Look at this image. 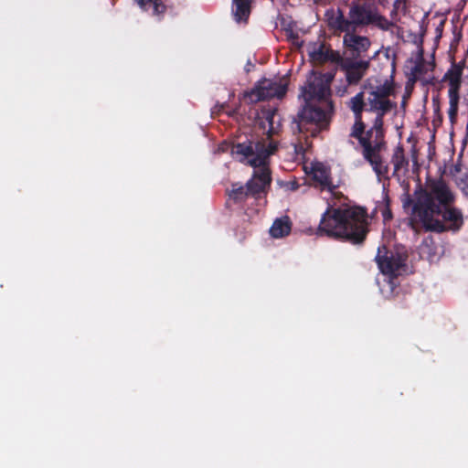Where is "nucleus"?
<instances>
[{"label":"nucleus","mask_w":468,"mask_h":468,"mask_svg":"<svg viewBox=\"0 0 468 468\" xmlns=\"http://www.w3.org/2000/svg\"><path fill=\"white\" fill-rule=\"evenodd\" d=\"M339 65L345 71L347 85H357L370 67V58L354 60L352 58H342Z\"/></svg>","instance_id":"11"},{"label":"nucleus","mask_w":468,"mask_h":468,"mask_svg":"<svg viewBox=\"0 0 468 468\" xmlns=\"http://www.w3.org/2000/svg\"><path fill=\"white\" fill-rule=\"evenodd\" d=\"M421 255H425L428 259L433 258L437 253V244L431 236L423 239L420 245Z\"/></svg>","instance_id":"24"},{"label":"nucleus","mask_w":468,"mask_h":468,"mask_svg":"<svg viewBox=\"0 0 468 468\" xmlns=\"http://www.w3.org/2000/svg\"><path fill=\"white\" fill-rule=\"evenodd\" d=\"M369 152L367 153L365 148H362V154L366 161H367L373 168V171L379 178L388 179L389 166L383 160L380 152L385 148L386 143L384 137H377L372 142H368Z\"/></svg>","instance_id":"9"},{"label":"nucleus","mask_w":468,"mask_h":468,"mask_svg":"<svg viewBox=\"0 0 468 468\" xmlns=\"http://www.w3.org/2000/svg\"><path fill=\"white\" fill-rule=\"evenodd\" d=\"M375 260L383 274L397 277L399 274V270L405 266L407 256L382 246L378 248Z\"/></svg>","instance_id":"8"},{"label":"nucleus","mask_w":468,"mask_h":468,"mask_svg":"<svg viewBox=\"0 0 468 468\" xmlns=\"http://www.w3.org/2000/svg\"><path fill=\"white\" fill-rule=\"evenodd\" d=\"M460 90L449 89L448 97L450 107L448 110V115L451 122H455L458 114V105H459V95Z\"/></svg>","instance_id":"23"},{"label":"nucleus","mask_w":468,"mask_h":468,"mask_svg":"<svg viewBox=\"0 0 468 468\" xmlns=\"http://www.w3.org/2000/svg\"><path fill=\"white\" fill-rule=\"evenodd\" d=\"M422 71V66L420 64H417L415 65L412 69H411V75H412V78L410 79V80L412 82H415L416 80H417V74H420L421 73Z\"/></svg>","instance_id":"31"},{"label":"nucleus","mask_w":468,"mask_h":468,"mask_svg":"<svg viewBox=\"0 0 468 468\" xmlns=\"http://www.w3.org/2000/svg\"><path fill=\"white\" fill-rule=\"evenodd\" d=\"M348 108L354 114V118L362 117L363 112L367 111L365 102V92L360 91L352 97L347 102Z\"/></svg>","instance_id":"22"},{"label":"nucleus","mask_w":468,"mask_h":468,"mask_svg":"<svg viewBox=\"0 0 468 468\" xmlns=\"http://www.w3.org/2000/svg\"><path fill=\"white\" fill-rule=\"evenodd\" d=\"M401 7L402 6L393 4L392 10L390 11V14H389V16H390L389 21H394V27H396L397 22L399 21V12L401 11Z\"/></svg>","instance_id":"29"},{"label":"nucleus","mask_w":468,"mask_h":468,"mask_svg":"<svg viewBox=\"0 0 468 468\" xmlns=\"http://www.w3.org/2000/svg\"><path fill=\"white\" fill-rule=\"evenodd\" d=\"M310 178L313 181V185L321 191L327 190L337 198L342 196V193L336 191L338 186L333 184L330 167L323 163L313 164Z\"/></svg>","instance_id":"12"},{"label":"nucleus","mask_w":468,"mask_h":468,"mask_svg":"<svg viewBox=\"0 0 468 468\" xmlns=\"http://www.w3.org/2000/svg\"><path fill=\"white\" fill-rule=\"evenodd\" d=\"M366 124L363 121V117L355 118V123L352 127L350 136L358 140L362 148H365L367 153L369 152L368 138L363 137L365 133Z\"/></svg>","instance_id":"19"},{"label":"nucleus","mask_w":468,"mask_h":468,"mask_svg":"<svg viewBox=\"0 0 468 468\" xmlns=\"http://www.w3.org/2000/svg\"><path fill=\"white\" fill-rule=\"evenodd\" d=\"M463 69V66L462 64L452 63L451 69L445 73L443 80H448L449 89H461Z\"/></svg>","instance_id":"17"},{"label":"nucleus","mask_w":468,"mask_h":468,"mask_svg":"<svg viewBox=\"0 0 468 468\" xmlns=\"http://www.w3.org/2000/svg\"><path fill=\"white\" fill-rule=\"evenodd\" d=\"M363 137L368 138V142H372L375 139V130L371 127L363 133Z\"/></svg>","instance_id":"32"},{"label":"nucleus","mask_w":468,"mask_h":468,"mask_svg":"<svg viewBox=\"0 0 468 468\" xmlns=\"http://www.w3.org/2000/svg\"><path fill=\"white\" fill-rule=\"evenodd\" d=\"M335 91L338 96H344L347 92V85L337 87Z\"/></svg>","instance_id":"34"},{"label":"nucleus","mask_w":468,"mask_h":468,"mask_svg":"<svg viewBox=\"0 0 468 468\" xmlns=\"http://www.w3.org/2000/svg\"><path fill=\"white\" fill-rule=\"evenodd\" d=\"M227 195L229 201L237 205H243L250 198L246 185L239 182L231 184V188L227 190Z\"/></svg>","instance_id":"15"},{"label":"nucleus","mask_w":468,"mask_h":468,"mask_svg":"<svg viewBox=\"0 0 468 468\" xmlns=\"http://www.w3.org/2000/svg\"><path fill=\"white\" fill-rule=\"evenodd\" d=\"M393 4L394 5H398L399 6H402L401 7V12H403L404 14L406 13V11H407V0H395V2Z\"/></svg>","instance_id":"33"},{"label":"nucleus","mask_w":468,"mask_h":468,"mask_svg":"<svg viewBox=\"0 0 468 468\" xmlns=\"http://www.w3.org/2000/svg\"><path fill=\"white\" fill-rule=\"evenodd\" d=\"M395 70H396V63L395 61L393 60L392 62V74H391V77L393 76V74L395 73Z\"/></svg>","instance_id":"39"},{"label":"nucleus","mask_w":468,"mask_h":468,"mask_svg":"<svg viewBox=\"0 0 468 468\" xmlns=\"http://www.w3.org/2000/svg\"><path fill=\"white\" fill-rule=\"evenodd\" d=\"M287 90L288 80L284 78L279 80L263 79L259 80L253 89L246 92L245 97L249 99L250 102L257 103L272 98L282 99L285 96Z\"/></svg>","instance_id":"7"},{"label":"nucleus","mask_w":468,"mask_h":468,"mask_svg":"<svg viewBox=\"0 0 468 468\" xmlns=\"http://www.w3.org/2000/svg\"><path fill=\"white\" fill-rule=\"evenodd\" d=\"M335 75V70L326 73L312 71L305 84L301 88L300 96L305 102L331 101L330 85Z\"/></svg>","instance_id":"5"},{"label":"nucleus","mask_w":468,"mask_h":468,"mask_svg":"<svg viewBox=\"0 0 468 468\" xmlns=\"http://www.w3.org/2000/svg\"><path fill=\"white\" fill-rule=\"evenodd\" d=\"M224 108V104H221V105H216L215 106V110L218 109V112H220L222 109Z\"/></svg>","instance_id":"38"},{"label":"nucleus","mask_w":468,"mask_h":468,"mask_svg":"<svg viewBox=\"0 0 468 468\" xmlns=\"http://www.w3.org/2000/svg\"><path fill=\"white\" fill-rule=\"evenodd\" d=\"M393 82L386 80L382 85L377 86L375 90L370 92L378 96L381 99L389 100V96L393 93Z\"/></svg>","instance_id":"26"},{"label":"nucleus","mask_w":468,"mask_h":468,"mask_svg":"<svg viewBox=\"0 0 468 468\" xmlns=\"http://www.w3.org/2000/svg\"><path fill=\"white\" fill-rule=\"evenodd\" d=\"M372 20L373 21L371 25L377 27L378 28L383 31H388L394 27V21H389L384 16L380 15L377 8L373 15Z\"/></svg>","instance_id":"25"},{"label":"nucleus","mask_w":468,"mask_h":468,"mask_svg":"<svg viewBox=\"0 0 468 468\" xmlns=\"http://www.w3.org/2000/svg\"><path fill=\"white\" fill-rule=\"evenodd\" d=\"M413 198L409 193L401 196L402 207L410 210V226L415 230L429 232H458L463 226V214L454 207L455 195L442 179H431L426 188L416 190Z\"/></svg>","instance_id":"1"},{"label":"nucleus","mask_w":468,"mask_h":468,"mask_svg":"<svg viewBox=\"0 0 468 468\" xmlns=\"http://www.w3.org/2000/svg\"><path fill=\"white\" fill-rule=\"evenodd\" d=\"M444 26V21H441V24L436 28L437 37H441L442 34V29Z\"/></svg>","instance_id":"36"},{"label":"nucleus","mask_w":468,"mask_h":468,"mask_svg":"<svg viewBox=\"0 0 468 468\" xmlns=\"http://www.w3.org/2000/svg\"><path fill=\"white\" fill-rule=\"evenodd\" d=\"M277 110L263 109L258 114V124L266 138L246 140L231 146V154L239 162H246L255 168L252 176L246 182L250 197L255 201L266 198L271 186V172L268 160L278 149V143L271 136L278 133L280 124L274 125Z\"/></svg>","instance_id":"2"},{"label":"nucleus","mask_w":468,"mask_h":468,"mask_svg":"<svg viewBox=\"0 0 468 468\" xmlns=\"http://www.w3.org/2000/svg\"><path fill=\"white\" fill-rule=\"evenodd\" d=\"M344 45L346 51L343 58H352L354 60H360L362 58L372 59V57L368 55L371 41L367 37L346 32L344 37Z\"/></svg>","instance_id":"10"},{"label":"nucleus","mask_w":468,"mask_h":468,"mask_svg":"<svg viewBox=\"0 0 468 468\" xmlns=\"http://www.w3.org/2000/svg\"><path fill=\"white\" fill-rule=\"evenodd\" d=\"M280 185L288 191H296L300 187V185L296 180L281 182Z\"/></svg>","instance_id":"30"},{"label":"nucleus","mask_w":468,"mask_h":468,"mask_svg":"<svg viewBox=\"0 0 468 468\" xmlns=\"http://www.w3.org/2000/svg\"><path fill=\"white\" fill-rule=\"evenodd\" d=\"M385 115L386 114L377 113L374 120L372 128L375 130V135H377V137H384L383 119Z\"/></svg>","instance_id":"28"},{"label":"nucleus","mask_w":468,"mask_h":468,"mask_svg":"<svg viewBox=\"0 0 468 468\" xmlns=\"http://www.w3.org/2000/svg\"><path fill=\"white\" fill-rule=\"evenodd\" d=\"M377 7L366 3H352L346 18L342 11L334 19V26L341 32H350L357 27L369 26L372 24L373 15Z\"/></svg>","instance_id":"4"},{"label":"nucleus","mask_w":468,"mask_h":468,"mask_svg":"<svg viewBox=\"0 0 468 468\" xmlns=\"http://www.w3.org/2000/svg\"><path fill=\"white\" fill-rule=\"evenodd\" d=\"M391 163L394 166L393 175H396L402 168L407 169L409 166V159L405 155V150L403 146L399 144L394 149L393 154L391 156Z\"/></svg>","instance_id":"20"},{"label":"nucleus","mask_w":468,"mask_h":468,"mask_svg":"<svg viewBox=\"0 0 468 468\" xmlns=\"http://www.w3.org/2000/svg\"><path fill=\"white\" fill-rule=\"evenodd\" d=\"M378 2V4L383 7L387 6L388 5V0H376Z\"/></svg>","instance_id":"37"},{"label":"nucleus","mask_w":468,"mask_h":468,"mask_svg":"<svg viewBox=\"0 0 468 468\" xmlns=\"http://www.w3.org/2000/svg\"><path fill=\"white\" fill-rule=\"evenodd\" d=\"M377 209L380 211L383 221L385 223L390 221L393 218L392 211L390 208V199L388 194L384 196L383 202L377 206Z\"/></svg>","instance_id":"27"},{"label":"nucleus","mask_w":468,"mask_h":468,"mask_svg":"<svg viewBox=\"0 0 468 468\" xmlns=\"http://www.w3.org/2000/svg\"><path fill=\"white\" fill-rule=\"evenodd\" d=\"M333 112L332 101L305 102L298 112V126L303 129L308 124H315L319 128H324L328 125Z\"/></svg>","instance_id":"6"},{"label":"nucleus","mask_w":468,"mask_h":468,"mask_svg":"<svg viewBox=\"0 0 468 468\" xmlns=\"http://www.w3.org/2000/svg\"><path fill=\"white\" fill-rule=\"evenodd\" d=\"M144 11H152L154 16H162L166 11V5L162 0H134Z\"/></svg>","instance_id":"21"},{"label":"nucleus","mask_w":468,"mask_h":468,"mask_svg":"<svg viewBox=\"0 0 468 468\" xmlns=\"http://www.w3.org/2000/svg\"><path fill=\"white\" fill-rule=\"evenodd\" d=\"M232 14L238 23L247 22L250 15V0H233Z\"/></svg>","instance_id":"18"},{"label":"nucleus","mask_w":468,"mask_h":468,"mask_svg":"<svg viewBox=\"0 0 468 468\" xmlns=\"http://www.w3.org/2000/svg\"><path fill=\"white\" fill-rule=\"evenodd\" d=\"M367 102L369 108L367 109V112H373L381 114H388L389 112H391L393 109L397 107L396 102L390 100L381 99L372 92H369L368 94Z\"/></svg>","instance_id":"14"},{"label":"nucleus","mask_w":468,"mask_h":468,"mask_svg":"<svg viewBox=\"0 0 468 468\" xmlns=\"http://www.w3.org/2000/svg\"><path fill=\"white\" fill-rule=\"evenodd\" d=\"M291 229L292 222L289 217L285 216L274 220L270 229V234L276 239L283 238L290 234Z\"/></svg>","instance_id":"16"},{"label":"nucleus","mask_w":468,"mask_h":468,"mask_svg":"<svg viewBox=\"0 0 468 468\" xmlns=\"http://www.w3.org/2000/svg\"><path fill=\"white\" fill-rule=\"evenodd\" d=\"M271 2H273L274 0H271Z\"/></svg>","instance_id":"41"},{"label":"nucleus","mask_w":468,"mask_h":468,"mask_svg":"<svg viewBox=\"0 0 468 468\" xmlns=\"http://www.w3.org/2000/svg\"><path fill=\"white\" fill-rule=\"evenodd\" d=\"M307 54L310 60L315 64H324L325 62L339 64L342 58L338 51L333 50L324 43H310L307 46Z\"/></svg>","instance_id":"13"},{"label":"nucleus","mask_w":468,"mask_h":468,"mask_svg":"<svg viewBox=\"0 0 468 468\" xmlns=\"http://www.w3.org/2000/svg\"><path fill=\"white\" fill-rule=\"evenodd\" d=\"M405 104H406V101H405V99H404L403 101H402V106H405Z\"/></svg>","instance_id":"40"},{"label":"nucleus","mask_w":468,"mask_h":468,"mask_svg":"<svg viewBox=\"0 0 468 468\" xmlns=\"http://www.w3.org/2000/svg\"><path fill=\"white\" fill-rule=\"evenodd\" d=\"M289 37H290L291 39H292V40H293V43H294V44H297V45H299V46H302V45H303V43H301V44H299V43H298L299 36H298V34H297V33H294V32L291 31V32H290V35H289Z\"/></svg>","instance_id":"35"},{"label":"nucleus","mask_w":468,"mask_h":468,"mask_svg":"<svg viewBox=\"0 0 468 468\" xmlns=\"http://www.w3.org/2000/svg\"><path fill=\"white\" fill-rule=\"evenodd\" d=\"M368 231L367 213L364 207H328L321 217L315 235L360 245Z\"/></svg>","instance_id":"3"}]
</instances>
